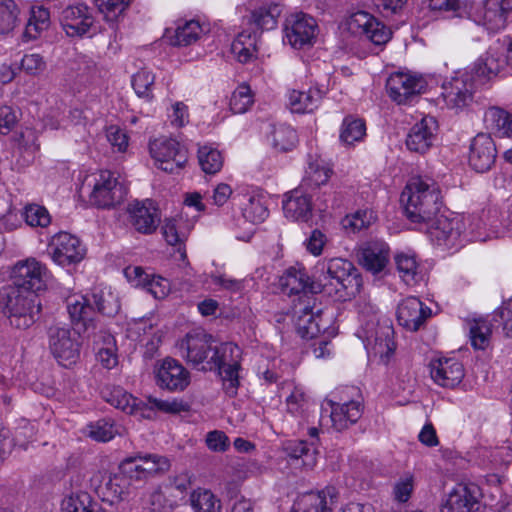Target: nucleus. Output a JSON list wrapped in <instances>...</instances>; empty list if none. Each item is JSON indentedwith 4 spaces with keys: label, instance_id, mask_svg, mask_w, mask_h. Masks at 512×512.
Here are the masks:
<instances>
[{
    "label": "nucleus",
    "instance_id": "1",
    "mask_svg": "<svg viewBox=\"0 0 512 512\" xmlns=\"http://www.w3.org/2000/svg\"><path fill=\"white\" fill-rule=\"evenodd\" d=\"M401 202L411 222L429 223L440 210V191L432 179L412 178L401 194Z\"/></svg>",
    "mask_w": 512,
    "mask_h": 512
},
{
    "label": "nucleus",
    "instance_id": "2",
    "mask_svg": "<svg viewBox=\"0 0 512 512\" xmlns=\"http://www.w3.org/2000/svg\"><path fill=\"white\" fill-rule=\"evenodd\" d=\"M0 310L18 329L29 328L41 311L38 294L10 287L0 290Z\"/></svg>",
    "mask_w": 512,
    "mask_h": 512
},
{
    "label": "nucleus",
    "instance_id": "3",
    "mask_svg": "<svg viewBox=\"0 0 512 512\" xmlns=\"http://www.w3.org/2000/svg\"><path fill=\"white\" fill-rule=\"evenodd\" d=\"M352 262L343 258L325 259L317 263L312 275L311 292L328 294L346 290L357 275Z\"/></svg>",
    "mask_w": 512,
    "mask_h": 512
},
{
    "label": "nucleus",
    "instance_id": "4",
    "mask_svg": "<svg viewBox=\"0 0 512 512\" xmlns=\"http://www.w3.org/2000/svg\"><path fill=\"white\" fill-rule=\"evenodd\" d=\"M361 321L362 325L358 336L363 340L367 351L378 356L384 364H387L396 349L393 340V327L386 320L381 323L376 313L367 319L362 314Z\"/></svg>",
    "mask_w": 512,
    "mask_h": 512
},
{
    "label": "nucleus",
    "instance_id": "5",
    "mask_svg": "<svg viewBox=\"0 0 512 512\" xmlns=\"http://www.w3.org/2000/svg\"><path fill=\"white\" fill-rule=\"evenodd\" d=\"M59 23L70 38L92 37L99 30L95 10L85 3H74L63 7Z\"/></svg>",
    "mask_w": 512,
    "mask_h": 512
},
{
    "label": "nucleus",
    "instance_id": "6",
    "mask_svg": "<svg viewBox=\"0 0 512 512\" xmlns=\"http://www.w3.org/2000/svg\"><path fill=\"white\" fill-rule=\"evenodd\" d=\"M316 306L315 296L304 294L293 301V314L298 335L303 339H313L327 327L323 325L322 310Z\"/></svg>",
    "mask_w": 512,
    "mask_h": 512
},
{
    "label": "nucleus",
    "instance_id": "7",
    "mask_svg": "<svg viewBox=\"0 0 512 512\" xmlns=\"http://www.w3.org/2000/svg\"><path fill=\"white\" fill-rule=\"evenodd\" d=\"M49 348L64 367L76 363L80 356V335L69 327L52 326L48 330Z\"/></svg>",
    "mask_w": 512,
    "mask_h": 512
},
{
    "label": "nucleus",
    "instance_id": "8",
    "mask_svg": "<svg viewBox=\"0 0 512 512\" xmlns=\"http://www.w3.org/2000/svg\"><path fill=\"white\" fill-rule=\"evenodd\" d=\"M48 277L47 267L35 258L17 262L11 272L13 287L35 294L46 289Z\"/></svg>",
    "mask_w": 512,
    "mask_h": 512
},
{
    "label": "nucleus",
    "instance_id": "9",
    "mask_svg": "<svg viewBox=\"0 0 512 512\" xmlns=\"http://www.w3.org/2000/svg\"><path fill=\"white\" fill-rule=\"evenodd\" d=\"M149 150L155 164L161 170L174 173L188 160L187 150L175 139L161 137L150 142Z\"/></svg>",
    "mask_w": 512,
    "mask_h": 512
},
{
    "label": "nucleus",
    "instance_id": "10",
    "mask_svg": "<svg viewBox=\"0 0 512 512\" xmlns=\"http://www.w3.org/2000/svg\"><path fill=\"white\" fill-rule=\"evenodd\" d=\"M126 194V187L114 173L107 170L101 171L95 179L89 202L97 208H111L122 203Z\"/></svg>",
    "mask_w": 512,
    "mask_h": 512
},
{
    "label": "nucleus",
    "instance_id": "11",
    "mask_svg": "<svg viewBox=\"0 0 512 512\" xmlns=\"http://www.w3.org/2000/svg\"><path fill=\"white\" fill-rule=\"evenodd\" d=\"M386 88L393 101L407 104L426 90L427 81L418 73L398 71L389 76Z\"/></svg>",
    "mask_w": 512,
    "mask_h": 512
},
{
    "label": "nucleus",
    "instance_id": "12",
    "mask_svg": "<svg viewBox=\"0 0 512 512\" xmlns=\"http://www.w3.org/2000/svg\"><path fill=\"white\" fill-rule=\"evenodd\" d=\"M85 252L81 241L67 232L54 235L48 244V253L53 262L62 267L79 263L83 260Z\"/></svg>",
    "mask_w": 512,
    "mask_h": 512
},
{
    "label": "nucleus",
    "instance_id": "13",
    "mask_svg": "<svg viewBox=\"0 0 512 512\" xmlns=\"http://www.w3.org/2000/svg\"><path fill=\"white\" fill-rule=\"evenodd\" d=\"M512 0H485L471 12V19L487 30L496 32L506 26Z\"/></svg>",
    "mask_w": 512,
    "mask_h": 512
},
{
    "label": "nucleus",
    "instance_id": "14",
    "mask_svg": "<svg viewBox=\"0 0 512 512\" xmlns=\"http://www.w3.org/2000/svg\"><path fill=\"white\" fill-rule=\"evenodd\" d=\"M154 374L157 386L170 392L183 391L190 384L189 371L170 357L156 363Z\"/></svg>",
    "mask_w": 512,
    "mask_h": 512
},
{
    "label": "nucleus",
    "instance_id": "15",
    "mask_svg": "<svg viewBox=\"0 0 512 512\" xmlns=\"http://www.w3.org/2000/svg\"><path fill=\"white\" fill-rule=\"evenodd\" d=\"M317 23L315 19L304 13L290 15L284 25V42L295 49L310 46L316 35Z\"/></svg>",
    "mask_w": 512,
    "mask_h": 512
},
{
    "label": "nucleus",
    "instance_id": "16",
    "mask_svg": "<svg viewBox=\"0 0 512 512\" xmlns=\"http://www.w3.org/2000/svg\"><path fill=\"white\" fill-rule=\"evenodd\" d=\"M427 225V234L438 246L452 247L464 232L465 222L460 217L435 216Z\"/></svg>",
    "mask_w": 512,
    "mask_h": 512
},
{
    "label": "nucleus",
    "instance_id": "17",
    "mask_svg": "<svg viewBox=\"0 0 512 512\" xmlns=\"http://www.w3.org/2000/svg\"><path fill=\"white\" fill-rule=\"evenodd\" d=\"M348 24L350 30L365 35L375 45L386 44L392 35L391 30L386 25L365 11L352 14Z\"/></svg>",
    "mask_w": 512,
    "mask_h": 512
},
{
    "label": "nucleus",
    "instance_id": "18",
    "mask_svg": "<svg viewBox=\"0 0 512 512\" xmlns=\"http://www.w3.org/2000/svg\"><path fill=\"white\" fill-rule=\"evenodd\" d=\"M214 348L212 336L203 330L189 332L180 343L181 355L195 366L206 362L205 367H208V360Z\"/></svg>",
    "mask_w": 512,
    "mask_h": 512
},
{
    "label": "nucleus",
    "instance_id": "19",
    "mask_svg": "<svg viewBox=\"0 0 512 512\" xmlns=\"http://www.w3.org/2000/svg\"><path fill=\"white\" fill-rule=\"evenodd\" d=\"M90 486L103 501L114 503L128 492L130 481L121 471L116 474L97 472L90 479Z\"/></svg>",
    "mask_w": 512,
    "mask_h": 512
},
{
    "label": "nucleus",
    "instance_id": "20",
    "mask_svg": "<svg viewBox=\"0 0 512 512\" xmlns=\"http://www.w3.org/2000/svg\"><path fill=\"white\" fill-rule=\"evenodd\" d=\"M128 223L142 234L153 233L160 223V213L151 200L134 201L127 207Z\"/></svg>",
    "mask_w": 512,
    "mask_h": 512
},
{
    "label": "nucleus",
    "instance_id": "21",
    "mask_svg": "<svg viewBox=\"0 0 512 512\" xmlns=\"http://www.w3.org/2000/svg\"><path fill=\"white\" fill-rule=\"evenodd\" d=\"M497 157L496 145L490 135L477 134L470 145L469 165L476 172L484 173L494 165Z\"/></svg>",
    "mask_w": 512,
    "mask_h": 512
},
{
    "label": "nucleus",
    "instance_id": "22",
    "mask_svg": "<svg viewBox=\"0 0 512 512\" xmlns=\"http://www.w3.org/2000/svg\"><path fill=\"white\" fill-rule=\"evenodd\" d=\"M438 123L432 116H425L415 123L406 138L407 148L416 153H426L434 144Z\"/></svg>",
    "mask_w": 512,
    "mask_h": 512
},
{
    "label": "nucleus",
    "instance_id": "23",
    "mask_svg": "<svg viewBox=\"0 0 512 512\" xmlns=\"http://www.w3.org/2000/svg\"><path fill=\"white\" fill-rule=\"evenodd\" d=\"M474 91V82L469 74L452 78L442 85L441 96L449 108H461L468 104Z\"/></svg>",
    "mask_w": 512,
    "mask_h": 512
},
{
    "label": "nucleus",
    "instance_id": "24",
    "mask_svg": "<svg viewBox=\"0 0 512 512\" xmlns=\"http://www.w3.org/2000/svg\"><path fill=\"white\" fill-rule=\"evenodd\" d=\"M101 397L109 404L127 414H139L142 418H150L145 413L147 404L143 400L133 397L120 386L106 385L101 389Z\"/></svg>",
    "mask_w": 512,
    "mask_h": 512
},
{
    "label": "nucleus",
    "instance_id": "25",
    "mask_svg": "<svg viewBox=\"0 0 512 512\" xmlns=\"http://www.w3.org/2000/svg\"><path fill=\"white\" fill-rule=\"evenodd\" d=\"M430 375L439 386L454 388L464 377V367L456 359L438 358L430 362Z\"/></svg>",
    "mask_w": 512,
    "mask_h": 512
},
{
    "label": "nucleus",
    "instance_id": "26",
    "mask_svg": "<svg viewBox=\"0 0 512 512\" xmlns=\"http://www.w3.org/2000/svg\"><path fill=\"white\" fill-rule=\"evenodd\" d=\"M432 311L416 297H407L397 309L399 324L410 331H417L431 316Z\"/></svg>",
    "mask_w": 512,
    "mask_h": 512
},
{
    "label": "nucleus",
    "instance_id": "27",
    "mask_svg": "<svg viewBox=\"0 0 512 512\" xmlns=\"http://www.w3.org/2000/svg\"><path fill=\"white\" fill-rule=\"evenodd\" d=\"M478 508V487L473 484H458L448 494L440 512H476Z\"/></svg>",
    "mask_w": 512,
    "mask_h": 512
},
{
    "label": "nucleus",
    "instance_id": "28",
    "mask_svg": "<svg viewBox=\"0 0 512 512\" xmlns=\"http://www.w3.org/2000/svg\"><path fill=\"white\" fill-rule=\"evenodd\" d=\"M358 258L363 268L376 274L384 270L388 264L390 249L388 244L382 240L368 241L360 247Z\"/></svg>",
    "mask_w": 512,
    "mask_h": 512
},
{
    "label": "nucleus",
    "instance_id": "29",
    "mask_svg": "<svg viewBox=\"0 0 512 512\" xmlns=\"http://www.w3.org/2000/svg\"><path fill=\"white\" fill-rule=\"evenodd\" d=\"M124 272L130 282L145 289L155 299H163L170 292V283L167 279L148 274L139 266L127 267Z\"/></svg>",
    "mask_w": 512,
    "mask_h": 512
},
{
    "label": "nucleus",
    "instance_id": "30",
    "mask_svg": "<svg viewBox=\"0 0 512 512\" xmlns=\"http://www.w3.org/2000/svg\"><path fill=\"white\" fill-rule=\"evenodd\" d=\"M339 493L333 486H327L317 492L304 494L297 502L293 512H332L338 501Z\"/></svg>",
    "mask_w": 512,
    "mask_h": 512
},
{
    "label": "nucleus",
    "instance_id": "31",
    "mask_svg": "<svg viewBox=\"0 0 512 512\" xmlns=\"http://www.w3.org/2000/svg\"><path fill=\"white\" fill-rule=\"evenodd\" d=\"M331 408L329 418L331 426L338 432L348 429L362 416L363 405L359 401L351 400L343 403L328 401Z\"/></svg>",
    "mask_w": 512,
    "mask_h": 512
},
{
    "label": "nucleus",
    "instance_id": "32",
    "mask_svg": "<svg viewBox=\"0 0 512 512\" xmlns=\"http://www.w3.org/2000/svg\"><path fill=\"white\" fill-rule=\"evenodd\" d=\"M286 218L306 222L312 216L311 197L302 188H296L285 194L282 204Z\"/></svg>",
    "mask_w": 512,
    "mask_h": 512
},
{
    "label": "nucleus",
    "instance_id": "33",
    "mask_svg": "<svg viewBox=\"0 0 512 512\" xmlns=\"http://www.w3.org/2000/svg\"><path fill=\"white\" fill-rule=\"evenodd\" d=\"M312 278L307 274L305 268L300 265L289 267L280 278V285L283 291L289 295L308 294L314 296L311 292Z\"/></svg>",
    "mask_w": 512,
    "mask_h": 512
},
{
    "label": "nucleus",
    "instance_id": "34",
    "mask_svg": "<svg viewBox=\"0 0 512 512\" xmlns=\"http://www.w3.org/2000/svg\"><path fill=\"white\" fill-rule=\"evenodd\" d=\"M241 349L234 343H222L216 346L208 360L205 370H222L227 367H240Z\"/></svg>",
    "mask_w": 512,
    "mask_h": 512
},
{
    "label": "nucleus",
    "instance_id": "35",
    "mask_svg": "<svg viewBox=\"0 0 512 512\" xmlns=\"http://www.w3.org/2000/svg\"><path fill=\"white\" fill-rule=\"evenodd\" d=\"M50 12L43 6H33L25 26L23 41H32L41 37L42 33L50 27Z\"/></svg>",
    "mask_w": 512,
    "mask_h": 512
},
{
    "label": "nucleus",
    "instance_id": "36",
    "mask_svg": "<svg viewBox=\"0 0 512 512\" xmlns=\"http://www.w3.org/2000/svg\"><path fill=\"white\" fill-rule=\"evenodd\" d=\"M202 32L199 22L190 20L179 24L173 31L167 29L165 36L173 46H189L199 39Z\"/></svg>",
    "mask_w": 512,
    "mask_h": 512
},
{
    "label": "nucleus",
    "instance_id": "37",
    "mask_svg": "<svg viewBox=\"0 0 512 512\" xmlns=\"http://www.w3.org/2000/svg\"><path fill=\"white\" fill-rule=\"evenodd\" d=\"M188 229L181 219H166L162 226V234L169 245L176 246L181 260H185L186 250L184 242L188 237Z\"/></svg>",
    "mask_w": 512,
    "mask_h": 512
},
{
    "label": "nucleus",
    "instance_id": "38",
    "mask_svg": "<svg viewBox=\"0 0 512 512\" xmlns=\"http://www.w3.org/2000/svg\"><path fill=\"white\" fill-rule=\"evenodd\" d=\"M281 11V7L275 3L261 6L253 10L248 20V23L255 28L253 33H256V30L263 31L274 29Z\"/></svg>",
    "mask_w": 512,
    "mask_h": 512
},
{
    "label": "nucleus",
    "instance_id": "39",
    "mask_svg": "<svg viewBox=\"0 0 512 512\" xmlns=\"http://www.w3.org/2000/svg\"><path fill=\"white\" fill-rule=\"evenodd\" d=\"M397 271L407 285H415L421 279L419 264L414 253L401 252L394 257Z\"/></svg>",
    "mask_w": 512,
    "mask_h": 512
},
{
    "label": "nucleus",
    "instance_id": "40",
    "mask_svg": "<svg viewBox=\"0 0 512 512\" xmlns=\"http://www.w3.org/2000/svg\"><path fill=\"white\" fill-rule=\"evenodd\" d=\"M320 101L321 94L319 90H293L289 94V107L293 113H311L319 106Z\"/></svg>",
    "mask_w": 512,
    "mask_h": 512
},
{
    "label": "nucleus",
    "instance_id": "41",
    "mask_svg": "<svg viewBox=\"0 0 512 512\" xmlns=\"http://www.w3.org/2000/svg\"><path fill=\"white\" fill-rule=\"evenodd\" d=\"M93 308L107 317H114L120 310L119 297L110 289H96L91 295Z\"/></svg>",
    "mask_w": 512,
    "mask_h": 512
},
{
    "label": "nucleus",
    "instance_id": "42",
    "mask_svg": "<svg viewBox=\"0 0 512 512\" xmlns=\"http://www.w3.org/2000/svg\"><path fill=\"white\" fill-rule=\"evenodd\" d=\"M366 136V124L363 119L348 115L340 127L339 139L346 146L360 142Z\"/></svg>",
    "mask_w": 512,
    "mask_h": 512
},
{
    "label": "nucleus",
    "instance_id": "43",
    "mask_svg": "<svg viewBox=\"0 0 512 512\" xmlns=\"http://www.w3.org/2000/svg\"><path fill=\"white\" fill-rule=\"evenodd\" d=\"M67 310L73 322H83L87 329L92 322L94 308L91 299L86 296L70 297L67 301Z\"/></svg>",
    "mask_w": 512,
    "mask_h": 512
},
{
    "label": "nucleus",
    "instance_id": "44",
    "mask_svg": "<svg viewBox=\"0 0 512 512\" xmlns=\"http://www.w3.org/2000/svg\"><path fill=\"white\" fill-rule=\"evenodd\" d=\"M62 512H105V510L93 500L90 494L81 491L63 501Z\"/></svg>",
    "mask_w": 512,
    "mask_h": 512
},
{
    "label": "nucleus",
    "instance_id": "45",
    "mask_svg": "<svg viewBox=\"0 0 512 512\" xmlns=\"http://www.w3.org/2000/svg\"><path fill=\"white\" fill-rule=\"evenodd\" d=\"M231 49L239 62H249L255 56L257 50L256 35H252V33L248 31L239 33L233 41Z\"/></svg>",
    "mask_w": 512,
    "mask_h": 512
},
{
    "label": "nucleus",
    "instance_id": "46",
    "mask_svg": "<svg viewBox=\"0 0 512 512\" xmlns=\"http://www.w3.org/2000/svg\"><path fill=\"white\" fill-rule=\"evenodd\" d=\"M313 445L314 441L311 444L304 440L289 441L285 451L290 458L302 459L303 465L311 468L316 464V450Z\"/></svg>",
    "mask_w": 512,
    "mask_h": 512
},
{
    "label": "nucleus",
    "instance_id": "47",
    "mask_svg": "<svg viewBox=\"0 0 512 512\" xmlns=\"http://www.w3.org/2000/svg\"><path fill=\"white\" fill-rule=\"evenodd\" d=\"M485 121L499 133L512 138V114L502 108L491 107L485 112Z\"/></svg>",
    "mask_w": 512,
    "mask_h": 512
},
{
    "label": "nucleus",
    "instance_id": "48",
    "mask_svg": "<svg viewBox=\"0 0 512 512\" xmlns=\"http://www.w3.org/2000/svg\"><path fill=\"white\" fill-rule=\"evenodd\" d=\"M198 161L206 174H216L223 166V157L220 151L208 145L198 149Z\"/></svg>",
    "mask_w": 512,
    "mask_h": 512
},
{
    "label": "nucleus",
    "instance_id": "49",
    "mask_svg": "<svg viewBox=\"0 0 512 512\" xmlns=\"http://www.w3.org/2000/svg\"><path fill=\"white\" fill-rule=\"evenodd\" d=\"M144 404H147L145 413H149L150 418L152 417V412L154 410L170 414H177L189 410V406L187 403L177 399L162 400L149 396L147 397V400L144 401Z\"/></svg>",
    "mask_w": 512,
    "mask_h": 512
},
{
    "label": "nucleus",
    "instance_id": "50",
    "mask_svg": "<svg viewBox=\"0 0 512 512\" xmlns=\"http://www.w3.org/2000/svg\"><path fill=\"white\" fill-rule=\"evenodd\" d=\"M174 507V501L161 488L153 490L143 499V508L148 512H172Z\"/></svg>",
    "mask_w": 512,
    "mask_h": 512
},
{
    "label": "nucleus",
    "instance_id": "51",
    "mask_svg": "<svg viewBox=\"0 0 512 512\" xmlns=\"http://www.w3.org/2000/svg\"><path fill=\"white\" fill-rule=\"evenodd\" d=\"M87 433L95 441L108 442L118 433V429L113 420L103 418L90 423L87 427Z\"/></svg>",
    "mask_w": 512,
    "mask_h": 512
},
{
    "label": "nucleus",
    "instance_id": "52",
    "mask_svg": "<svg viewBox=\"0 0 512 512\" xmlns=\"http://www.w3.org/2000/svg\"><path fill=\"white\" fill-rule=\"evenodd\" d=\"M272 144L278 151H289L297 143L296 131L287 125L276 126L271 134Z\"/></svg>",
    "mask_w": 512,
    "mask_h": 512
},
{
    "label": "nucleus",
    "instance_id": "53",
    "mask_svg": "<svg viewBox=\"0 0 512 512\" xmlns=\"http://www.w3.org/2000/svg\"><path fill=\"white\" fill-rule=\"evenodd\" d=\"M254 103V95L247 84L239 85L231 95L230 109L234 114H243Z\"/></svg>",
    "mask_w": 512,
    "mask_h": 512
},
{
    "label": "nucleus",
    "instance_id": "54",
    "mask_svg": "<svg viewBox=\"0 0 512 512\" xmlns=\"http://www.w3.org/2000/svg\"><path fill=\"white\" fill-rule=\"evenodd\" d=\"M19 12L14 0H0V34H8L15 28Z\"/></svg>",
    "mask_w": 512,
    "mask_h": 512
},
{
    "label": "nucleus",
    "instance_id": "55",
    "mask_svg": "<svg viewBox=\"0 0 512 512\" xmlns=\"http://www.w3.org/2000/svg\"><path fill=\"white\" fill-rule=\"evenodd\" d=\"M191 503L196 512H221L220 500L208 490L194 491Z\"/></svg>",
    "mask_w": 512,
    "mask_h": 512
},
{
    "label": "nucleus",
    "instance_id": "56",
    "mask_svg": "<svg viewBox=\"0 0 512 512\" xmlns=\"http://www.w3.org/2000/svg\"><path fill=\"white\" fill-rule=\"evenodd\" d=\"M22 216L30 227L45 228L51 223V216L48 210L38 204H28L23 208Z\"/></svg>",
    "mask_w": 512,
    "mask_h": 512
},
{
    "label": "nucleus",
    "instance_id": "57",
    "mask_svg": "<svg viewBox=\"0 0 512 512\" xmlns=\"http://www.w3.org/2000/svg\"><path fill=\"white\" fill-rule=\"evenodd\" d=\"M155 81V76L147 69H141L132 78V85L136 94L148 101L152 100V86Z\"/></svg>",
    "mask_w": 512,
    "mask_h": 512
},
{
    "label": "nucleus",
    "instance_id": "58",
    "mask_svg": "<svg viewBox=\"0 0 512 512\" xmlns=\"http://www.w3.org/2000/svg\"><path fill=\"white\" fill-rule=\"evenodd\" d=\"M119 470L126 479L130 481V485L132 484V481H143L147 479L141 455L129 457L123 460L119 466Z\"/></svg>",
    "mask_w": 512,
    "mask_h": 512
},
{
    "label": "nucleus",
    "instance_id": "59",
    "mask_svg": "<svg viewBox=\"0 0 512 512\" xmlns=\"http://www.w3.org/2000/svg\"><path fill=\"white\" fill-rule=\"evenodd\" d=\"M269 215V211L260 197L251 196L243 208V216L251 223H261Z\"/></svg>",
    "mask_w": 512,
    "mask_h": 512
},
{
    "label": "nucleus",
    "instance_id": "60",
    "mask_svg": "<svg viewBox=\"0 0 512 512\" xmlns=\"http://www.w3.org/2000/svg\"><path fill=\"white\" fill-rule=\"evenodd\" d=\"M491 327L483 319L475 320L470 326V339L474 348L485 349L489 344Z\"/></svg>",
    "mask_w": 512,
    "mask_h": 512
},
{
    "label": "nucleus",
    "instance_id": "61",
    "mask_svg": "<svg viewBox=\"0 0 512 512\" xmlns=\"http://www.w3.org/2000/svg\"><path fill=\"white\" fill-rule=\"evenodd\" d=\"M146 478L164 473L170 468V461L167 457L158 454H147L141 456Z\"/></svg>",
    "mask_w": 512,
    "mask_h": 512
},
{
    "label": "nucleus",
    "instance_id": "62",
    "mask_svg": "<svg viewBox=\"0 0 512 512\" xmlns=\"http://www.w3.org/2000/svg\"><path fill=\"white\" fill-rule=\"evenodd\" d=\"M372 220L373 214L371 211L359 210L352 215L346 216L342 220V225L347 231L355 233L368 228Z\"/></svg>",
    "mask_w": 512,
    "mask_h": 512
},
{
    "label": "nucleus",
    "instance_id": "63",
    "mask_svg": "<svg viewBox=\"0 0 512 512\" xmlns=\"http://www.w3.org/2000/svg\"><path fill=\"white\" fill-rule=\"evenodd\" d=\"M332 170L318 162H310L306 170L305 181L310 186L319 187L328 182Z\"/></svg>",
    "mask_w": 512,
    "mask_h": 512
},
{
    "label": "nucleus",
    "instance_id": "64",
    "mask_svg": "<svg viewBox=\"0 0 512 512\" xmlns=\"http://www.w3.org/2000/svg\"><path fill=\"white\" fill-rule=\"evenodd\" d=\"M493 322L502 326L507 336H512V299L505 301L493 312Z\"/></svg>",
    "mask_w": 512,
    "mask_h": 512
}]
</instances>
